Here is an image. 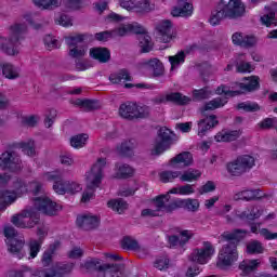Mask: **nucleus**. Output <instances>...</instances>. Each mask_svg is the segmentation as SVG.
Returning a JSON list of instances; mask_svg holds the SVG:
<instances>
[{"label": "nucleus", "instance_id": "33", "mask_svg": "<svg viewBox=\"0 0 277 277\" xmlns=\"http://www.w3.org/2000/svg\"><path fill=\"white\" fill-rule=\"evenodd\" d=\"M90 56L101 64H106L111 58V53L106 48H93L90 50Z\"/></svg>", "mask_w": 277, "mask_h": 277}, {"label": "nucleus", "instance_id": "14", "mask_svg": "<svg viewBox=\"0 0 277 277\" xmlns=\"http://www.w3.org/2000/svg\"><path fill=\"white\" fill-rule=\"evenodd\" d=\"M215 254V247L209 241H205L200 248H196L189 255V260L193 263H198L199 265H207L210 259Z\"/></svg>", "mask_w": 277, "mask_h": 277}, {"label": "nucleus", "instance_id": "43", "mask_svg": "<svg viewBox=\"0 0 277 277\" xmlns=\"http://www.w3.org/2000/svg\"><path fill=\"white\" fill-rule=\"evenodd\" d=\"M117 179H129V176H133V172H135L131 166L126 163H117Z\"/></svg>", "mask_w": 277, "mask_h": 277}, {"label": "nucleus", "instance_id": "57", "mask_svg": "<svg viewBox=\"0 0 277 277\" xmlns=\"http://www.w3.org/2000/svg\"><path fill=\"white\" fill-rule=\"evenodd\" d=\"M238 109H243V111H259L261 108L259 104L252 102H242L238 104Z\"/></svg>", "mask_w": 277, "mask_h": 277}, {"label": "nucleus", "instance_id": "50", "mask_svg": "<svg viewBox=\"0 0 277 277\" xmlns=\"http://www.w3.org/2000/svg\"><path fill=\"white\" fill-rule=\"evenodd\" d=\"M211 96H213V91L209 90V88L193 91L194 101H205L211 98Z\"/></svg>", "mask_w": 277, "mask_h": 277}, {"label": "nucleus", "instance_id": "25", "mask_svg": "<svg viewBox=\"0 0 277 277\" xmlns=\"http://www.w3.org/2000/svg\"><path fill=\"white\" fill-rule=\"evenodd\" d=\"M2 77L4 79H10L14 81L21 77V68L16 67L12 63H2L1 64Z\"/></svg>", "mask_w": 277, "mask_h": 277}, {"label": "nucleus", "instance_id": "51", "mask_svg": "<svg viewBox=\"0 0 277 277\" xmlns=\"http://www.w3.org/2000/svg\"><path fill=\"white\" fill-rule=\"evenodd\" d=\"M88 134H78L76 136H72L70 138V146H72V148H83L85 142H88Z\"/></svg>", "mask_w": 277, "mask_h": 277}, {"label": "nucleus", "instance_id": "64", "mask_svg": "<svg viewBox=\"0 0 277 277\" xmlns=\"http://www.w3.org/2000/svg\"><path fill=\"white\" fill-rule=\"evenodd\" d=\"M259 233L267 241H272V239H277V233H272L267 228H262V229L259 230Z\"/></svg>", "mask_w": 277, "mask_h": 277}, {"label": "nucleus", "instance_id": "44", "mask_svg": "<svg viewBox=\"0 0 277 277\" xmlns=\"http://www.w3.org/2000/svg\"><path fill=\"white\" fill-rule=\"evenodd\" d=\"M107 206L109 209H113V211H117V213H124L127 209H129V203L124 201L123 199H114L107 202Z\"/></svg>", "mask_w": 277, "mask_h": 277}, {"label": "nucleus", "instance_id": "36", "mask_svg": "<svg viewBox=\"0 0 277 277\" xmlns=\"http://www.w3.org/2000/svg\"><path fill=\"white\" fill-rule=\"evenodd\" d=\"M144 64L146 68L153 72L154 77H161V75H163V63L158 58H151Z\"/></svg>", "mask_w": 277, "mask_h": 277}, {"label": "nucleus", "instance_id": "40", "mask_svg": "<svg viewBox=\"0 0 277 277\" xmlns=\"http://www.w3.org/2000/svg\"><path fill=\"white\" fill-rule=\"evenodd\" d=\"M60 248V242H54L49 247L48 250H45L42 254L41 263L43 267H49L51 263L53 262V254H55V250Z\"/></svg>", "mask_w": 277, "mask_h": 277}, {"label": "nucleus", "instance_id": "15", "mask_svg": "<svg viewBox=\"0 0 277 277\" xmlns=\"http://www.w3.org/2000/svg\"><path fill=\"white\" fill-rule=\"evenodd\" d=\"M0 168L2 170H10V172H18L21 170V158L15 151H4L0 156Z\"/></svg>", "mask_w": 277, "mask_h": 277}, {"label": "nucleus", "instance_id": "12", "mask_svg": "<svg viewBox=\"0 0 277 277\" xmlns=\"http://www.w3.org/2000/svg\"><path fill=\"white\" fill-rule=\"evenodd\" d=\"M174 133L168 128H160L158 131V138L155 142L151 155H161L166 153L172 144H174Z\"/></svg>", "mask_w": 277, "mask_h": 277}, {"label": "nucleus", "instance_id": "63", "mask_svg": "<svg viewBox=\"0 0 277 277\" xmlns=\"http://www.w3.org/2000/svg\"><path fill=\"white\" fill-rule=\"evenodd\" d=\"M29 274V267L23 266L19 271H11L9 277H25Z\"/></svg>", "mask_w": 277, "mask_h": 277}, {"label": "nucleus", "instance_id": "62", "mask_svg": "<svg viewBox=\"0 0 277 277\" xmlns=\"http://www.w3.org/2000/svg\"><path fill=\"white\" fill-rule=\"evenodd\" d=\"M44 42L48 49H60V41L50 35L44 38Z\"/></svg>", "mask_w": 277, "mask_h": 277}, {"label": "nucleus", "instance_id": "47", "mask_svg": "<svg viewBox=\"0 0 277 277\" xmlns=\"http://www.w3.org/2000/svg\"><path fill=\"white\" fill-rule=\"evenodd\" d=\"M265 248L263 243L259 240H251L247 243V252L248 254H263Z\"/></svg>", "mask_w": 277, "mask_h": 277}, {"label": "nucleus", "instance_id": "5", "mask_svg": "<svg viewBox=\"0 0 277 277\" xmlns=\"http://www.w3.org/2000/svg\"><path fill=\"white\" fill-rule=\"evenodd\" d=\"M25 31H27V25H13L9 38L0 37V51L5 55H18V44H21Z\"/></svg>", "mask_w": 277, "mask_h": 277}, {"label": "nucleus", "instance_id": "22", "mask_svg": "<svg viewBox=\"0 0 277 277\" xmlns=\"http://www.w3.org/2000/svg\"><path fill=\"white\" fill-rule=\"evenodd\" d=\"M239 269L241 272L240 277L241 276H250V274H254V272H256V269H259V267H261V260L260 259H255V260H243L242 262H240L239 264Z\"/></svg>", "mask_w": 277, "mask_h": 277}, {"label": "nucleus", "instance_id": "56", "mask_svg": "<svg viewBox=\"0 0 277 277\" xmlns=\"http://www.w3.org/2000/svg\"><path fill=\"white\" fill-rule=\"evenodd\" d=\"M148 116H150V107L145 105L144 106L136 105L134 119L148 118Z\"/></svg>", "mask_w": 277, "mask_h": 277}, {"label": "nucleus", "instance_id": "46", "mask_svg": "<svg viewBox=\"0 0 277 277\" xmlns=\"http://www.w3.org/2000/svg\"><path fill=\"white\" fill-rule=\"evenodd\" d=\"M181 171H162L159 173L161 183H174L176 179H180Z\"/></svg>", "mask_w": 277, "mask_h": 277}, {"label": "nucleus", "instance_id": "41", "mask_svg": "<svg viewBox=\"0 0 277 277\" xmlns=\"http://www.w3.org/2000/svg\"><path fill=\"white\" fill-rule=\"evenodd\" d=\"M53 189L56 194L64 196V194H78L82 187L76 182H67V188H60L57 185H53Z\"/></svg>", "mask_w": 277, "mask_h": 277}, {"label": "nucleus", "instance_id": "52", "mask_svg": "<svg viewBox=\"0 0 277 277\" xmlns=\"http://www.w3.org/2000/svg\"><path fill=\"white\" fill-rule=\"evenodd\" d=\"M28 248H29L30 259H36V256H38V252H40V249L42 248V239L30 240L28 243Z\"/></svg>", "mask_w": 277, "mask_h": 277}, {"label": "nucleus", "instance_id": "2", "mask_svg": "<svg viewBox=\"0 0 277 277\" xmlns=\"http://www.w3.org/2000/svg\"><path fill=\"white\" fill-rule=\"evenodd\" d=\"M246 235H248V230L246 229H234L233 232H224L221 235L225 241L236 242H228L227 245H224L219 251V255L216 258V267L219 269H230V267H233V265L239 261L237 243H239L240 239H243Z\"/></svg>", "mask_w": 277, "mask_h": 277}, {"label": "nucleus", "instance_id": "38", "mask_svg": "<svg viewBox=\"0 0 277 277\" xmlns=\"http://www.w3.org/2000/svg\"><path fill=\"white\" fill-rule=\"evenodd\" d=\"M109 81L114 84L124 83V81H131V74H129V70L127 69H120L119 71L110 74Z\"/></svg>", "mask_w": 277, "mask_h": 277}, {"label": "nucleus", "instance_id": "39", "mask_svg": "<svg viewBox=\"0 0 277 277\" xmlns=\"http://www.w3.org/2000/svg\"><path fill=\"white\" fill-rule=\"evenodd\" d=\"M74 105L77 107H80L81 109H84L85 111H93V109H98L101 107V104H98V101L94 100H81L78 98L74 102Z\"/></svg>", "mask_w": 277, "mask_h": 277}, {"label": "nucleus", "instance_id": "45", "mask_svg": "<svg viewBox=\"0 0 277 277\" xmlns=\"http://www.w3.org/2000/svg\"><path fill=\"white\" fill-rule=\"evenodd\" d=\"M151 10H155L151 0H136L134 12L143 14L144 12H151Z\"/></svg>", "mask_w": 277, "mask_h": 277}, {"label": "nucleus", "instance_id": "28", "mask_svg": "<svg viewBox=\"0 0 277 277\" xmlns=\"http://www.w3.org/2000/svg\"><path fill=\"white\" fill-rule=\"evenodd\" d=\"M192 237H194V233H192V230L184 229L180 233V236H170L169 243L173 248L176 246L183 248V246H185V243H187Z\"/></svg>", "mask_w": 277, "mask_h": 277}, {"label": "nucleus", "instance_id": "55", "mask_svg": "<svg viewBox=\"0 0 277 277\" xmlns=\"http://www.w3.org/2000/svg\"><path fill=\"white\" fill-rule=\"evenodd\" d=\"M55 118H57V110L50 109L45 114L44 124L47 129H51L53 127V123L55 122Z\"/></svg>", "mask_w": 277, "mask_h": 277}, {"label": "nucleus", "instance_id": "37", "mask_svg": "<svg viewBox=\"0 0 277 277\" xmlns=\"http://www.w3.org/2000/svg\"><path fill=\"white\" fill-rule=\"evenodd\" d=\"M202 176V173L197 169H188L183 173L180 171V181L182 183H193V181H198Z\"/></svg>", "mask_w": 277, "mask_h": 277}, {"label": "nucleus", "instance_id": "59", "mask_svg": "<svg viewBox=\"0 0 277 277\" xmlns=\"http://www.w3.org/2000/svg\"><path fill=\"white\" fill-rule=\"evenodd\" d=\"M258 127L261 129H274L276 127V119L274 118H266L262 120L260 123H258Z\"/></svg>", "mask_w": 277, "mask_h": 277}, {"label": "nucleus", "instance_id": "60", "mask_svg": "<svg viewBox=\"0 0 277 277\" xmlns=\"http://www.w3.org/2000/svg\"><path fill=\"white\" fill-rule=\"evenodd\" d=\"M120 5L123 10H128L129 12H135L136 0H119Z\"/></svg>", "mask_w": 277, "mask_h": 277}, {"label": "nucleus", "instance_id": "20", "mask_svg": "<svg viewBox=\"0 0 277 277\" xmlns=\"http://www.w3.org/2000/svg\"><path fill=\"white\" fill-rule=\"evenodd\" d=\"M219 123L217 117L215 115H210L198 121V135L205 137L207 131H211Z\"/></svg>", "mask_w": 277, "mask_h": 277}, {"label": "nucleus", "instance_id": "30", "mask_svg": "<svg viewBox=\"0 0 277 277\" xmlns=\"http://www.w3.org/2000/svg\"><path fill=\"white\" fill-rule=\"evenodd\" d=\"M137 109V104L133 102H127L121 104L119 107V114L121 118L127 120H135V111Z\"/></svg>", "mask_w": 277, "mask_h": 277}, {"label": "nucleus", "instance_id": "16", "mask_svg": "<svg viewBox=\"0 0 277 277\" xmlns=\"http://www.w3.org/2000/svg\"><path fill=\"white\" fill-rule=\"evenodd\" d=\"M156 29L160 34L161 42H164L166 44L172 42V40L176 38V29L170 19L159 22Z\"/></svg>", "mask_w": 277, "mask_h": 277}, {"label": "nucleus", "instance_id": "4", "mask_svg": "<svg viewBox=\"0 0 277 277\" xmlns=\"http://www.w3.org/2000/svg\"><path fill=\"white\" fill-rule=\"evenodd\" d=\"M111 31L113 38H116L117 36H129V34H138L140 47L143 53H150V51H153V41L150 39V36L146 35V28H144L138 23L121 25Z\"/></svg>", "mask_w": 277, "mask_h": 277}, {"label": "nucleus", "instance_id": "48", "mask_svg": "<svg viewBox=\"0 0 277 277\" xmlns=\"http://www.w3.org/2000/svg\"><path fill=\"white\" fill-rule=\"evenodd\" d=\"M18 146L28 157H36V143L34 141L28 140L25 142H21Z\"/></svg>", "mask_w": 277, "mask_h": 277}, {"label": "nucleus", "instance_id": "8", "mask_svg": "<svg viewBox=\"0 0 277 277\" xmlns=\"http://www.w3.org/2000/svg\"><path fill=\"white\" fill-rule=\"evenodd\" d=\"M254 157L250 155H243L228 162L226 170L230 176H241L242 174H246V172H250V170L254 168Z\"/></svg>", "mask_w": 277, "mask_h": 277}, {"label": "nucleus", "instance_id": "18", "mask_svg": "<svg viewBox=\"0 0 277 277\" xmlns=\"http://www.w3.org/2000/svg\"><path fill=\"white\" fill-rule=\"evenodd\" d=\"M176 103L177 105H189L192 98L181 94L180 92L169 93L167 95H161L156 98V103Z\"/></svg>", "mask_w": 277, "mask_h": 277}, {"label": "nucleus", "instance_id": "6", "mask_svg": "<svg viewBox=\"0 0 277 277\" xmlns=\"http://www.w3.org/2000/svg\"><path fill=\"white\" fill-rule=\"evenodd\" d=\"M27 192V184L18 177H14L12 181L11 189L0 192V210L4 211L10 205H14L23 194Z\"/></svg>", "mask_w": 277, "mask_h": 277}, {"label": "nucleus", "instance_id": "31", "mask_svg": "<svg viewBox=\"0 0 277 277\" xmlns=\"http://www.w3.org/2000/svg\"><path fill=\"white\" fill-rule=\"evenodd\" d=\"M239 137H241L240 130H222L214 136L216 142H235V140H239Z\"/></svg>", "mask_w": 277, "mask_h": 277}, {"label": "nucleus", "instance_id": "61", "mask_svg": "<svg viewBox=\"0 0 277 277\" xmlns=\"http://www.w3.org/2000/svg\"><path fill=\"white\" fill-rule=\"evenodd\" d=\"M254 70V66L250 63L240 62L237 64V72H252Z\"/></svg>", "mask_w": 277, "mask_h": 277}, {"label": "nucleus", "instance_id": "1", "mask_svg": "<svg viewBox=\"0 0 277 277\" xmlns=\"http://www.w3.org/2000/svg\"><path fill=\"white\" fill-rule=\"evenodd\" d=\"M35 208L26 207L11 220L17 228H34L40 223V212L44 215H55L62 207L53 202L49 197H37L34 199ZM40 211V212H38Z\"/></svg>", "mask_w": 277, "mask_h": 277}, {"label": "nucleus", "instance_id": "49", "mask_svg": "<svg viewBox=\"0 0 277 277\" xmlns=\"http://www.w3.org/2000/svg\"><path fill=\"white\" fill-rule=\"evenodd\" d=\"M185 52L180 51L173 56H169V62L171 64V70H176L181 64H185Z\"/></svg>", "mask_w": 277, "mask_h": 277}, {"label": "nucleus", "instance_id": "35", "mask_svg": "<svg viewBox=\"0 0 277 277\" xmlns=\"http://www.w3.org/2000/svg\"><path fill=\"white\" fill-rule=\"evenodd\" d=\"M170 201V195H160L155 200V207L156 211L159 213V211H173V209H176L175 203L171 206H166V202Z\"/></svg>", "mask_w": 277, "mask_h": 277}, {"label": "nucleus", "instance_id": "24", "mask_svg": "<svg viewBox=\"0 0 277 277\" xmlns=\"http://www.w3.org/2000/svg\"><path fill=\"white\" fill-rule=\"evenodd\" d=\"M194 163V156L189 151H183L171 159L172 168H187Z\"/></svg>", "mask_w": 277, "mask_h": 277}, {"label": "nucleus", "instance_id": "42", "mask_svg": "<svg viewBox=\"0 0 277 277\" xmlns=\"http://www.w3.org/2000/svg\"><path fill=\"white\" fill-rule=\"evenodd\" d=\"M34 3L41 10H55L62 5V0H34Z\"/></svg>", "mask_w": 277, "mask_h": 277}, {"label": "nucleus", "instance_id": "32", "mask_svg": "<svg viewBox=\"0 0 277 277\" xmlns=\"http://www.w3.org/2000/svg\"><path fill=\"white\" fill-rule=\"evenodd\" d=\"M256 198H261L260 189H245L238 192L234 195V200H245L246 202H250V200H256Z\"/></svg>", "mask_w": 277, "mask_h": 277}, {"label": "nucleus", "instance_id": "34", "mask_svg": "<svg viewBox=\"0 0 277 277\" xmlns=\"http://www.w3.org/2000/svg\"><path fill=\"white\" fill-rule=\"evenodd\" d=\"M180 207L181 209H185L186 211H190L192 213H196L198 209H200V201L198 199H180L175 201V209Z\"/></svg>", "mask_w": 277, "mask_h": 277}, {"label": "nucleus", "instance_id": "3", "mask_svg": "<svg viewBox=\"0 0 277 277\" xmlns=\"http://www.w3.org/2000/svg\"><path fill=\"white\" fill-rule=\"evenodd\" d=\"M246 16V4L241 0H221L217 9L210 16V25L215 27L220 25L224 18L229 21H239Z\"/></svg>", "mask_w": 277, "mask_h": 277}, {"label": "nucleus", "instance_id": "54", "mask_svg": "<svg viewBox=\"0 0 277 277\" xmlns=\"http://www.w3.org/2000/svg\"><path fill=\"white\" fill-rule=\"evenodd\" d=\"M154 267H156V269H159L160 272L168 269V267H170V259H168V256L157 258L154 262Z\"/></svg>", "mask_w": 277, "mask_h": 277}, {"label": "nucleus", "instance_id": "21", "mask_svg": "<svg viewBox=\"0 0 277 277\" xmlns=\"http://www.w3.org/2000/svg\"><path fill=\"white\" fill-rule=\"evenodd\" d=\"M232 42L237 47H243L248 49L256 44V38L254 36L243 35L242 32H235L232 36Z\"/></svg>", "mask_w": 277, "mask_h": 277}, {"label": "nucleus", "instance_id": "17", "mask_svg": "<svg viewBox=\"0 0 277 277\" xmlns=\"http://www.w3.org/2000/svg\"><path fill=\"white\" fill-rule=\"evenodd\" d=\"M194 14V4L189 0H179L177 6H174L171 11V15L174 17H187Z\"/></svg>", "mask_w": 277, "mask_h": 277}, {"label": "nucleus", "instance_id": "11", "mask_svg": "<svg viewBox=\"0 0 277 277\" xmlns=\"http://www.w3.org/2000/svg\"><path fill=\"white\" fill-rule=\"evenodd\" d=\"M215 94L222 95L224 94L225 97H215L208 103L205 104L203 110L205 111H213L215 109H220V107H224L226 103H228V97L226 96H237L241 94L240 91H230V89L226 85H220L215 90Z\"/></svg>", "mask_w": 277, "mask_h": 277}, {"label": "nucleus", "instance_id": "9", "mask_svg": "<svg viewBox=\"0 0 277 277\" xmlns=\"http://www.w3.org/2000/svg\"><path fill=\"white\" fill-rule=\"evenodd\" d=\"M107 164L105 158H100L85 174L88 189H98L103 183V169Z\"/></svg>", "mask_w": 277, "mask_h": 277}, {"label": "nucleus", "instance_id": "7", "mask_svg": "<svg viewBox=\"0 0 277 277\" xmlns=\"http://www.w3.org/2000/svg\"><path fill=\"white\" fill-rule=\"evenodd\" d=\"M87 272H97V277H127L120 272L118 264L102 263L98 259H91L82 265Z\"/></svg>", "mask_w": 277, "mask_h": 277}, {"label": "nucleus", "instance_id": "58", "mask_svg": "<svg viewBox=\"0 0 277 277\" xmlns=\"http://www.w3.org/2000/svg\"><path fill=\"white\" fill-rule=\"evenodd\" d=\"M262 25H266V27H271L276 23V13L271 11L268 14H265L261 17Z\"/></svg>", "mask_w": 277, "mask_h": 277}, {"label": "nucleus", "instance_id": "23", "mask_svg": "<svg viewBox=\"0 0 277 277\" xmlns=\"http://www.w3.org/2000/svg\"><path fill=\"white\" fill-rule=\"evenodd\" d=\"M237 217L240 220H249L250 222H254V220H259L263 215V208L260 206H249L247 210L237 213Z\"/></svg>", "mask_w": 277, "mask_h": 277}, {"label": "nucleus", "instance_id": "29", "mask_svg": "<svg viewBox=\"0 0 277 277\" xmlns=\"http://www.w3.org/2000/svg\"><path fill=\"white\" fill-rule=\"evenodd\" d=\"M44 181H52L58 189H68V182H64L62 171H52L43 175Z\"/></svg>", "mask_w": 277, "mask_h": 277}, {"label": "nucleus", "instance_id": "26", "mask_svg": "<svg viewBox=\"0 0 277 277\" xmlns=\"http://www.w3.org/2000/svg\"><path fill=\"white\" fill-rule=\"evenodd\" d=\"M75 267L74 263H66V264H56L54 269H49L45 272L43 277H62L64 274H70L72 268Z\"/></svg>", "mask_w": 277, "mask_h": 277}, {"label": "nucleus", "instance_id": "13", "mask_svg": "<svg viewBox=\"0 0 277 277\" xmlns=\"http://www.w3.org/2000/svg\"><path fill=\"white\" fill-rule=\"evenodd\" d=\"M4 236L8 239L9 251L11 254H14V256H17L18 259H23V256H25V251H23L25 240L16 238V229L11 225H6L4 227Z\"/></svg>", "mask_w": 277, "mask_h": 277}, {"label": "nucleus", "instance_id": "27", "mask_svg": "<svg viewBox=\"0 0 277 277\" xmlns=\"http://www.w3.org/2000/svg\"><path fill=\"white\" fill-rule=\"evenodd\" d=\"M259 76L245 77L242 82L239 83V88L241 92H254L261 88L259 83Z\"/></svg>", "mask_w": 277, "mask_h": 277}, {"label": "nucleus", "instance_id": "53", "mask_svg": "<svg viewBox=\"0 0 277 277\" xmlns=\"http://www.w3.org/2000/svg\"><path fill=\"white\" fill-rule=\"evenodd\" d=\"M137 246H140V243L137 242V240L133 239L132 237L126 236L122 240H121V247L123 248V250H137Z\"/></svg>", "mask_w": 277, "mask_h": 277}, {"label": "nucleus", "instance_id": "10", "mask_svg": "<svg viewBox=\"0 0 277 277\" xmlns=\"http://www.w3.org/2000/svg\"><path fill=\"white\" fill-rule=\"evenodd\" d=\"M85 35L67 37L65 42L68 47V55L72 60H82L88 53V45L83 43Z\"/></svg>", "mask_w": 277, "mask_h": 277}, {"label": "nucleus", "instance_id": "19", "mask_svg": "<svg viewBox=\"0 0 277 277\" xmlns=\"http://www.w3.org/2000/svg\"><path fill=\"white\" fill-rule=\"evenodd\" d=\"M77 226L82 230H93L98 226V216L92 214H82L77 217Z\"/></svg>", "mask_w": 277, "mask_h": 277}]
</instances>
